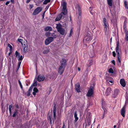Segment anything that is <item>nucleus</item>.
Segmentation results:
<instances>
[{"label":"nucleus","mask_w":128,"mask_h":128,"mask_svg":"<svg viewBox=\"0 0 128 128\" xmlns=\"http://www.w3.org/2000/svg\"><path fill=\"white\" fill-rule=\"evenodd\" d=\"M11 2L12 3H14V0H10Z\"/></svg>","instance_id":"680f3d73"},{"label":"nucleus","mask_w":128,"mask_h":128,"mask_svg":"<svg viewBox=\"0 0 128 128\" xmlns=\"http://www.w3.org/2000/svg\"><path fill=\"white\" fill-rule=\"evenodd\" d=\"M30 9L32 8L33 7V6L32 5H30Z\"/></svg>","instance_id":"6e6d98bb"},{"label":"nucleus","mask_w":128,"mask_h":128,"mask_svg":"<svg viewBox=\"0 0 128 128\" xmlns=\"http://www.w3.org/2000/svg\"><path fill=\"white\" fill-rule=\"evenodd\" d=\"M92 35L90 33H87L86 36L84 37V40L87 42H89L92 39Z\"/></svg>","instance_id":"f03ea898"},{"label":"nucleus","mask_w":128,"mask_h":128,"mask_svg":"<svg viewBox=\"0 0 128 128\" xmlns=\"http://www.w3.org/2000/svg\"><path fill=\"white\" fill-rule=\"evenodd\" d=\"M111 21L112 22L113 24H114L116 21V19H114V18H112V19Z\"/></svg>","instance_id":"4c0bfd02"},{"label":"nucleus","mask_w":128,"mask_h":128,"mask_svg":"<svg viewBox=\"0 0 128 128\" xmlns=\"http://www.w3.org/2000/svg\"><path fill=\"white\" fill-rule=\"evenodd\" d=\"M32 87H30V88L28 91V92L27 96H29L30 95V93L32 92Z\"/></svg>","instance_id":"a878e982"},{"label":"nucleus","mask_w":128,"mask_h":128,"mask_svg":"<svg viewBox=\"0 0 128 128\" xmlns=\"http://www.w3.org/2000/svg\"><path fill=\"white\" fill-rule=\"evenodd\" d=\"M102 21L103 23V25H106L108 24L107 20L105 18H103Z\"/></svg>","instance_id":"6ab92c4d"},{"label":"nucleus","mask_w":128,"mask_h":128,"mask_svg":"<svg viewBox=\"0 0 128 128\" xmlns=\"http://www.w3.org/2000/svg\"><path fill=\"white\" fill-rule=\"evenodd\" d=\"M54 40L52 37H49L47 38L45 41V44L46 45H48L52 42Z\"/></svg>","instance_id":"39448f33"},{"label":"nucleus","mask_w":128,"mask_h":128,"mask_svg":"<svg viewBox=\"0 0 128 128\" xmlns=\"http://www.w3.org/2000/svg\"><path fill=\"white\" fill-rule=\"evenodd\" d=\"M31 0H27L26 2L27 3H28Z\"/></svg>","instance_id":"13d9d810"},{"label":"nucleus","mask_w":128,"mask_h":128,"mask_svg":"<svg viewBox=\"0 0 128 128\" xmlns=\"http://www.w3.org/2000/svg\"><path fill=\"white\" fill-rule=\"evenodd\" d=\"M120 84L123 87L125 86L126 83L124 80L123 79H121L120 80Z\"/></svg>","instance_id":"4468645a"},{"label":"nucleus","mask_w":128,"mask_h":128,"mask_svg":"<svg viewBox=\"0 0 128 128\" xmlns=\"http://www.w3.org/2000/svg\"><path fill=\"white\" fill-rule=\"evenodd\" d=\"M116 126L114 125V128H116Z\"/></svg>","instance_id":"774afa93"},{"label":"nucleus","mask_w":128,"mask_h":128,"mask_svg":"<svg viewBox=\"0 0 128 128\" xmlns=\"http://www.w3.org/2000/svg\"><path fill=\"white\" fill-rule=\"evenodd\" d=\"M15 54L16 57H18L20 56V54L18 53L17 51H16V52Z\"/></svg>","instance_id":"f704fd0d"},{"label":"nucleus","mask_w":128,"mask_h":128,"mask_svg":"<svg viewBox=\"0 0 128 128\" xmlns=\"http://www.w3.org/2000/svg\"><path fill=\"white\" fill-rule=\"evenodd\" d=\"M12 52V51H11V52L10 51V52L8 53V55L10 56Z\"/></svg>","instance_id":"bf43d9fd"},{"label":"nucleus","mask_w":128,"mask_h":128,"mask_svg":"<svg viewBox=\"0 0 128 128\" xmlns=\"http://www.w3.org/2000/svg\"><path fill=\"white\" fill-rule=\"evenodd\" d=\"M66 61L65 59H63L62 60L61 62V66H63L65 67L66 65Z\"/></svg>","instance_id":"aec40b11"},{"label":"nucleus","mask_w":128,"mask_h":128,"mask_svg":"<svg viewBox=\"0 0 128 128\" xmlns=\"http://www.w3.org/2000/svg\"><path fill=\"white\" fill-rule=\"evenodd\" d=\"M112 64H114V65L115 64V62L114 60H112Z\"/></svg>","instance_id":"864d4df0"},{"label":"nucleus","mask_w":128,"mask_h":128,"mask_svg":"<svg viewBox=\"0 0 128 128\" xmlns=\"http://www.w3.org/2000/svg\"><path fill=\"white\" fill-rule=\"evenodd\" d=\"M18 113V110H15L12 116L13 117L17 115Z\"/></svg>","instance_id":"c756f323"},{"label":"nucleus","mask_w":128,"mask_h":128,"mask_svg":"<svg viewBox=\"0 0 128 128\" xmlns=\"http://www.w3.org/2000/svg\"><path fill=\"white\" fill-rule=\"evenodd\" d=\"M77 115H78L77 114L76 112H75L74 114V117L75 118L74 122H77V121L78 120V117H77Z\"/></svg>","instance_id":"5701e85b"},{"label":"nucleus","mask_w":128,"mask_h":128,"mask_svg":"<svg viewBox=\"0 0 128 128\" xmlns=\"http://www.w3.org/2000/svg\"><path fill=\"white\" fill-rule=\"evenodd\" d=\"M103 26L104 27H108L109 26L108 24L106 25H103Z\"/></svg>","instance_id":"3c124183"},{"label":"nucleus","mask_w":128,"mask_h":128,"mask_svg":"<svg viewBox=\"0 0 128 128\" xmlns=\"http://www.w3.org/2000/svg\"><path fill=\"white\" fill-rule=\"evenodd\" d=\"M18 41L21 43V44H22V42L23 40L21 39H18Z\"/></svg>","instance_id":"de8ad7c7"},{"label":"nucleus","mask_w":128,"mask_h":128,"mask_svg":"<svg viewBox=\"0 0 128 128\" xmlns=\"http://www.w3.org/2000/svg\"><path fill=\"white\" fill-rule=\"evenodd\" d=\"M50 0H45L43 4H46L48 3L49 2H50Z\"/></svg>","instance_id":"7c9ffc66"},{"label":"nucleus","mask_w":128,"mask_h":128,"mask_svg":"<svg viewBox=\"0 0 128 128\" xmlns=\"http://www.w3.org/2000/svg\"><path fill=\"white\" fill-rule=\"evenodd\" d=\"M56 106H54L53 107V114L54 118L53 119L55 120L56 118Z\"/></svg>","instance_id":"f3484780"},{"label":"nucleus","mask_w":128,"mask_h":128,"mask_svg":"<svg viewBox=\"0 0 128 128\" xmlns=\"http://www.w3.org/2000/svg\"><path fill=\"white\" fill-rule=\"evenodd\" d=\"M61 5L62 8V12L64 13V15H66L67 14L66 4V2H62Z\"/></svg>","instance_id":"7ed1b4c3"},{"label":"nucleus","mask_w":128,"mask_h":128,"mask_svg":"<svg viewBox=\"0 0 128 128\" xmlns=\"http://www.w3.org/2000/svg\"><path fill=\"white\" fill-rule=\"evenodd\" d=\"M78 69L79 71H80V68H78Z\"/></svg>","instance_id":"338daca9"},{"label":"nucleus","mask_w":128,"mask_h":128,"mask_svg":"<svg viewBox=\"0 0 128 128\" xmlns=\"http://www.w3.org/2000/svg\"><path fill=\"white\" fill-rule=\"evenodd\" d=\"M127 19L126 18L124 20V25H126V24L127 22Z\"/></svg>","instance_id":"a18cd8bd"},{"label":"nucleus","mask_w":128,"mask_h":128,"mask_svg":"<svg viewBox=\"0 0 128 128\" xmlns=\"http://www.w3.org/2000/svg\"><path fill=\"white\" fill-rule=\"evenodd\" d=\"M10 1H7L6 3L5 4L6 5H8V4L10 2Z\"/></svg>","instance_id":"603ef678"},{"label":"nucleus","mask_w":128,"mask_h":128,"mask_svg":"<svg viewBox=\"0 0 128 128\" xmlns=\"http://www.w3.org/2000/svg\"><path fill=\"white\" fill-rule=\"evenodd\" d=\"M65 126L64 125V124L63 125V126L62 127V128H65Z\"/></svg>","instance_id":"0e129e2a"},{"label":"nucleus","mask_w":128,"mask_h":128,"mask_svg":"<svg viewBox=\"0 0 128 128\" xmlns=\"http://www.w3.org/2000/svg\"><path fill=\"white\" fill-rule=\"evenodd\" d=\"M37 84L36 83V81L34 82V83L32 85V86L31 87H32V86H37Z\"/></svg>","instance_id":"c9c22d12"},{"label":"nucleus","mask_w":128,"mask_h":128,"mask_svg":"<svg viewBox=\"0 0 128 128\" xmlns=\"http://www.w3.org/2000/svg\"><path fill=\"white\" fill-rule=\"evenodd\" d=\"M18 82H19V84H22L21 82H20V80H18Z\"/></svg>","instance_id":"052dcab7"},{"label":"nucleus","mask_w":128,"mask_h":128,"mask_svg":"<svg viewBox=\"0 0 128 128\" xmlns=\"http://www.w3.org/2000/svg\"><path fill=\"white\" fill-rule=\"evenodd\" d=\"M112 54L113 56L115 57L116 56V54L115 52L114 51L112 52Z\"/></svg>","instance_id":"09e8293b"},{"label":"nucleus","mask_w":128,"mask_h":128,"mask_svg":"<svg viewBox=\"0 0 128 128\" xmlns=\"http://www.w3.org/2000/svg\"><path fill=\"white\" fill-rule=\"evenodd\" d=\"M73 33V30L72 29H71L70 31V34H69V36L70 37L72 35V34Z\"/></svg>","instance_id":"a19ab883"},{"label":"nucleus","mask_w":128,"mask_h":128,"mask_svg":"<svg viewBox=\"0 0 128 128\" xmlns=\"http://www.w3.org/2000/svg\"><path fill=\"white\" fill-rule=\"evenodd\" d=\"M48 120H50V121H51V120H52L51 118V117L50 116H49V117L48 118Z\"/></svg>","instance_id":"5fc2aeb1"},{"label":"nucleus","mask_w":128,"mask_h":128,"mask_svg":"<svg viewBox=\"0 0 128 128\" xmlns=\"http://www.w3.org/2000/svg\"><path fill=\"white\" fill-rule=\"evenodd\" d=\"M45 12H44V13L43 14V18H44V14Z\"/></svg>","instance_id":"69168bd1"},{"label":"nucleus","mask_w":128,"mask_h":128,"mask_svg":"<svg viewBox=\"0 0 128 128\" xmlns=\"http://www.w3.org/2000/svg\"><path fill=\"white\" fill-rule=\"evenodd\" d=\"M112 90L111 88L110 87L107 88L105 92L106 95V96L109 95L110 94Z\"/></svg>","instance_id":"1a4fd4ad"},{"label":"nucleus","mask_w":128,"mask_h":128,"mask_svg":"<svg viewBox=\"0 0 128 128\" xmlns=\"http://www.w3.org/2000/svg\"><path fill=\"white\" fill-rule=\"evenodd\" d=\"M108 79L109 80H107V79H106L107 81L108 82H110L111 83H112L113 81V78L111 77H109L108 78Z\"/></svg>","instance_id":"cd10ccee"},{"label":"nucleus","mask_w":128,"mask_h":128,"mask_svg":"<svg viewBox=\"0 0 128 128\" xmlns=\"http://www.w3.org/2000/svg\"><path fill=\"white\" fill-rule=\"evenodd\" d=\"M49 52V50L48 49H47L46 50L44 51L43 52V53L45 54H47L48 52Z\"/></svg>","instance_id":"473e14b6"},{"label":"nucleus","mask_w":128,"mask_h":128,"mask_svg":"<svg viewBox=\"0 0 128 128\" xmlns=\"http://www.w3.org/2000/svg\"><path fill=\"white\" fill-rule=\"evenodd\" d=\"M16 107L17 108H18V105H16Z\"/></svg>","instance_id":"e2e57ef3"},{"label":"nucleus","mask_w":128,"mask_h":128,"mask_svg":"<svg viewBox=\"0 0 128 128\" xmlns=\"http://www.w3.org/2000/svg\"><path fill=\"white\" fill-rule=\"evenodd\" d=\"M18 57V60L19 61H20V60H21L23 59V57L21 55L20 56Z\"/></svg>","instance_id":"ea45409f"},{"label":"nucleus","mask_w":128,"mask_h":128,"mask_svg":"<svg viewBox=\"0 0 128 128\" xmlns=\"http://www.w3.org/2000/svg\"><path fill=\"white\" fill-rule=\"evenodd\" d=\"M78 15L79 16H81V14H82V12H81V11L80 9V8H79V6H78Z\"/></svg>","instance_id":"bb28decb"},{"label":"nucleus","mask_w":128,"mask_h":128,"mask_svg":"<svg viewBox=\"0 0 128 128\" xmlns=\"http://www.w3.org/2000/svg\"><path fill=\"white\" fill-rule=\"evenodd\" d=\"M21 61H19L18 64V68H19L20 67V65L21 64Z\"/></svg>","instance_id":"c03bdc74"},{"label":"nucleus","mask_w":128,"mask_h":128,"mask_svg":"<svg viewBox=\"0 0 128 128\" xmlns=\"http://www.w3.org/2000/svg\"><path fill=\"white\" fill-rule=\"evenodd\" d=\"M56 28L57 31L62 35H66V33L65 30L61 27V25L60 24H56Z\"/></svg>","instance_id":"f257e3e1"},{"label":"nucleus","mask_w":128,"mask_h":128,"mask_svg":"<svg viewBox=\"0 0 128 128\" xmlns=\"http://www.w3.org/2000/svg\"><path fill=\"white\" fill-rule=\"evenodd\" d=\"M119 42H116V53L118 54L120 53V50L119 49Z\"/></svg>","instance_id":"9d476101"},{"label":"nucleus","mask_w":128,"mask_h":128,"mask_svg":"<svg viewBox=\"0 0 128 128\" xmlns=\"http://www.w3.org/2000/svg\"><path fill=\"white\" fill-rule=\"evenodd\" d=\"M12 104H10L9 106V110L10 111L12 110Z\"/></svg>","instance_id":"37998d69"},{"label":"nucleus","mask_w":128,"mask_h":128,"mask_svg":"<svg viewBox=\"0 0 128 128\" xmlns=\"http://www.w3.org/2000/svg\"><path fill=\"white\" fill-rule=\"evenodd\" d=\"M93 87L92 86L89 88L86 95L88 96H90L92 95L93 93Z\"/></svg>","instance_id":"423d86ee"},{"label":"nucleus","mask_w":128,"mask_h":128,"mask_svg":"<svg viewBox=\"0 0 128 128\" xmlns=\"http://www.w3.org/2000/svg\"><path fill=\"white\" fill-rule=\"evenodd\" d=\"M102 106L103 109L104 110V112L105 111V110L106 111V110L104 107V106L105 104V101L103 100H102Z\"/></svg>","instance_id":"393cba45"},{"label":"nucleus","mask_w":128,"mask_h":128,"mask_svg":"<svg viewBox=\"0 0 128 128\" xmlns=\"http://www.w3.org/2000/svg\"><path fill=\"white\" fill-rule=\"evenodd\" d=\"M117 62L118 64H120L121 62V57L120 56V54H117Z\"/></svg>","instance_id":"a211bd4d"},{"label":"nucleus","mask_w":128,"mask_h":128,"mask_svg":"<svg viewBox=\"0 0 128 128\" xmlns=\"http://www.w3.org/2000/svg\"><path fill=\"white\" fill-rule=\"evenodd\" d=\"M108 72L110 73H113L114 72V71L113 69L112 68H110L108 70Z\"/></svg>","instance_id":"72a5a7b5"},{"label":"nucleus","mask_w":128,"mask_h":128,"mask_svg":"<svg viewBox=\"0 0 128 128\" xmlns=\"http://www.w3.org/2000/svg\"><path fill=\"white\" fill-rule=\"evenodd\" d=\"M92 7H90L89 8V10L91 14L92 13V12H91V11H92Z\"/></svg>","instance_id":"8fccbe9b"},{"label":"nucleus","mask_w":128,"mask_h":128,"mask_svg":"<svg viewBox=\"0 0 128 128\" xmlns=\"http://www.w3.org/2000/svg\"><path fill=\"white\" fill-rule=\"evenodd\" d=\"M63 14L64 15V13L62 12L60 14H59L57 16L55 19V20L56 21L60 20Z\"/></svg>","instance_id":"9b49d317"},{"label":"nucleus","mask_w":128,"mask_h":128,"mask_svg":"<svg viewBox=\"0 0 128 128\" xmlns=\"http://www.w3.org/2000/svg\"><path fill=\"white\" fill-rule=\"evenodd\" d=\"M42 8L41 7H38L37 8L34 10L32 13L33 15H36L38 14L42 10Z\"/></svg>","instance_id":"20e7f679"},{"label":"nucleus","mask_w":128,"mask_h":128,"mask_svg":"<svg viewBox=\"0 0 128 128\" xmlns=\"http://www.w3.org/2000/svg\"><path fill=\"white\" fill-rule=\"evenodd\" d=\"M120 92V90L118 89H115L114 90V92L112 94V96L115 98L118 95Z\"/></svg>","instance_id":"6e6552de"},{"label":"nucleus","mask_w":128,"mask_h":128,"mask_svg":"<svg viewBox=\"0 0 128 128\" xmlns=\"http://www.w3.org/2000/svg\"><path fill=\"white\" fill-rule=\"evenodd\" d=\"M50 32H46L45 34V35L46 36H50Z\"/></svg>","instance_id":"79ce46f5"},{"label":"nucleus","mask_w":128,"mask_h":128,"mask_svg":"<svg viewBox=\"0 0 128 128\" xmlns=\"http://www.w3.org/2000/svg\"><path fill=\"white\" fill-rule=\"evenodd\" d=\"M44 30L45 31H51L52 30V28L50 26H48L45 28Z\"/></svg>","instance_id":"4be33fe9"},{"label":"nucleus","mask_w":128,"mask_h":128,"mask_svg":"<svg viewBox=\"0 0 128 128\" xmlns=\"http://www.w3.org/2000/svg\"><path fill=\"white\" fill-rule=\"evenodd\" d=\"M80 86L79 83H77L76 85L75 89L78 92H80Z\"/></svg>","instance_id":"f8f14e48"},{"label":"nucleus","mask_w":128,"mask_h":128,"mask_svg":"<svg viewBox=\"0 0 128 128\" xmlns=\"http://www.w3.org/2000/svg\"><path fill=\"white\" fill-rule=\"evenodd\" d=\"M125 112V108L124 106L121 110H120L121 114L124 117V114Z\"/></svg>","instance_id":"ddd939ff"},{"label":"nucleus","mask_w":128,"mask_h":128,"mask_svg":"<svg viewBox=\"0 0 128 128\" xmlns=\"http://www.w3.org/2000/svg\"><path fill=\"white\" fill-rule=\"evenodd\" d=\"M125 34H126V40H128V31H125Z\"/></svg>","instance_id":"c85d7f7f"},{"label":"nucleus","mask_w":128,"mask_h":128,"mask_svg":"<svg viewBox=\"0 0 128 128\" xmlns=\"http://www.w3.org/2000/svg\"><path fill=\"white\" fill-rule=\"evenodd\" d=\"M108 4L109 6V8H110L112 6V0H107Z\"/></svg>","instance_id":"b1692460"},{"label":"nucleus","mask_w":128,"mask_h":128,"mask_svg":"<svg viewBox=\"0 0 128 128\" xmlns=\"http://www.w3.org/2000/svg\"><path fill=\"white\" fill-rule=\"evenodd\" d=\"M65 67L60 66L58 72L60 74H62L64 71Z\"/></svg>","instance_id":"dca6fc26"},{"label":"nucleus","mask_w":128,"mask_h":128,"mask_svg":"<svg viewBox=\"0 0 128 128\" xmlns=\"http://www.w3.org/2000/svg\"><path fill=\"white\" fill-rule=\"evenodd\" d=\"M28 50V47H24L23 49V51L24 52H26Z\"/></svg>","instance_id":"e433bc0d"},{"label":"nucleus","mask_w":128,"mask_h":128,"mask_svg":"<svg viewBox=\"0 0 128 128\" xmlns=\"http://www.w3.org/2000/svg\"><path fill=\"white\" fill-rule=\"evenodd\" d=\"M38 92V89L36 88H34L33 89V92H32L33 94L35 96L36 94V93Z\"/></svg>","instance_id":"412c9836"},{"label":"nucleus","mask_w":128,"mask_h":128,"mask_svg":"<svg viewBox=\"0 0 128 128\" xmlns=\"http://www.w3.org/2000/svg\"><path fill=\"white\" fill-rule=\"evenodd\" d=\"M124 30L125 32L126 31H127L126 30V25H124Z\"/></svg>","instance_id":"49530a36"},{"label":"nucleus","mask_w":128,"mask_h":128,"mask_svg":"<svg viewBox=\"0 0 128 128\" xmlns=\"http://www.w3.org/2000/svg\"><path fill=\"white\" fill-rule=\"evenodd\" d=\"M104 30L105 34L106 35H108L109 33V27H104Z\"/></svg>","instance_id":"2eb2a0df"},{"label":"nucleus","mask_w":128,"mask_h":128,"mask_svg":"<svg viewBox=\"0 0 128 128\" xmlns=\"http://www.w3.org/2000/svg\"><path fill=\"white\" fill-rule=\"evenodd\" d=\"M128 103V99L127 98H126V102H125V105L124 106V107L125 106L127 105Z\"/></svg>","instance_id":"58836bf2"},{"label":"nucleus","mask_w":128,"mask_h":128,"mask_svg":"<svg viewBox=\"0 0 128 128\" xmlns=\"http://www.w3.org/2000/svg\"><path fill=\"white\" fill-rule=\"evenodd\" d=\"M45 78L44 76L40 75L38 76L36 79L38 81L40 82L43 81Z\"/></svg>","instance_id":"0eeeda50"},{"label":"nucleus","mask_w":128,"mask_h":128,"mask_svg":"<svg viewBox=\"0 0 128 128\" xmlns=\"http://www.w3.org/2000/svg\"><path fill=\"white\" fill-rule=\"evenodd\" d=\"M8 46L10 48V51L11 52L12 51V46L9 44H7Z\"/></svg>","instance_id":"2f4dec72"},{"label":"nucleus","mask_w":128,"mask_h":128,"mask_svg":"<svg viewBox=\"0 0 128 128\" xmlns=\"http://www.w3.org/2000/svg\"><path fill=\"white\" fill-rule=\"evenodd\" d=\"M20 85V87L22 89V84H19Z\"/></svg>","instance_id":"4d7b16f0"}]
</instances>
